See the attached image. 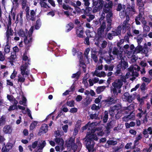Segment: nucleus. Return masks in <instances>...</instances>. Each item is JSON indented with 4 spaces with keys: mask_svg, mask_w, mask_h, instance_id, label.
I'll return each instance as SVG.
<instances>
[{
    "mask_svg": "<svg viewBox=\"0 0 152 152\" xmlns=\"http://www.w3.org/2000/svg\"><path fill=\"white\" fill-rule=\"evenodd\" d=\"M128 69L129 72L132 73L130 76L132 77L130 78V80L133 81L136 79V77L138 76L139 73L138 72L140 71V67L138 65L136 64L132 65L128 68Z\"/></svg>",
    "mask_w": 152,
    "mask_h": 152,
    "instance_id": "obj_1",
    "label": "nucleus"
},
{
    "mask_svg": "<svg viewBox=\"0 0 152 152\" xmlns=\"http://www.w3.org/2000/svg\"><path fill=\"white\" fill-rule=\"evenodd\" d=\"M123 80L117 79L112 83V86L111 87V89L113 91L115 95L117 96L118 92L117 89H120L123 85Z\"/></svg>",
    "mask_w": 152,
    "mask_h": 152,
    "instance_id": "obj_2",
    "label": "nucleus"
},
{
    "mask_svg": "<svg viewBox=\"0 0 152 152\" xmlns=\"http://www.w3.org/2000/svg\"><path fill=\"white\" fill-rule=\"evenodd\" d=\"M104 15L102 14L99 19L100 26L97 29V34H98L101 37L103 36L104 30L105 29L106 27V22L105 20H104Z\"/></svg>",
    "mask_w": 152,
    "mask_h": 152,
    "instance_id": "obj_3",
    "label": "nucleus"
},
{
    "mask_svg": "<svg viewBox=\"0 0 152 152\" xmlns=\"http://www.w3.org/2000/svg\"><path fill=\"white\" fill-rule=\"evenodd\" d=\"M87 137L85 140L86 142V148L88 149L89 152H93L94 151V147L95 145V142L94 140L95 138H93V137L89 136Z\"/></svg>",
    "mask_w": 152,
    "mask_h": 152,
    "instance_id": "obj_4",
    "label": "nucleus"
},
{
    "mask_svg": "<svg viewBox=\"0 0 152 152\" xmlns=\"http://www.w3.org/2000/svg\"><path fill=\"white\" fill-rule=\"evenodd\" d=\"M122 107L120 104L117 103L115 105L110 107L109 114L111 116H113L117 111L120 109Z\"/></svg>",
    "mask_w": 152,
    "mask_h": 152,
    "instance_id": "obj_5",
    "label": "nucleus"
},
{
    "mask_svg": "<svg viewBox=\"0 0 152 152\" xmlns=\"http://www.w3.org/2000/svg\"><path fill=\"white\" fill-rule=\"evenodd\" d=\"M112 21H110L109 23L108 22H107V26H106V30H105V31L104 32H104L103 33V36H102L101 37L99 36L98 34H97L98 35V39H101L105 38L106 36V35L108 33V32L111 30V28H112Z\"/></svg>",
    "mask_w": 152,
    "mask_h": 152,
    "instance_id": "obj_6",
    "label": "nucleus"
},
{
    "mask_svg": "<svg viewBox=\"0 0 152 152\" xmlns=\"http://www.w3.org/2000/svg\"><path fill=\"white\" fill-rule=\"evenodd\" d=\"M115 96L112 95L111 96H108L107 99H105L104 100L106 102V105L107 107L109 106L112 104H115L116 102V99H115Z\"/></svg>",
    "mask_w": 152,
    "mask_h": 152,
    "instance_id": "obj_7",
    "label": "nucleus"
},
{
    "mask_svg": "<svg viewBox=\"0 0 152 152\" xmlns=\"http://www.w3.org/2000/svg\"><path fill=\"white\" fill-rule=\"evenodd\" d=\"M128 108V107H124L117 111L115 115V118L117 119L119 118L122 116L123 112L125 110H127Z\"/></svg>",
    "mask_w": 152,
    "mask_h": 152,
    "instance_id": "obj_8",
    "label": "nucleus"
},
{
    "mask_svg": "<svg viewBox=\"0 0 152 152\" xmlns=\"http://www.w3.org/2000/svg\"><path fill=\"white\" fill-rule=\"evenodd\" d=\"M74 142V139L71 137L69 138V140L66 141V145L67 147H71L72 150H74V147L76 146L75 145Z\"/></svg>",
    "mask_w": 152,
    "mask_h": 152,
    "instance_id": "obj_9",
    "label": "nucleus"
},
{
    "mask_svg": "<svg viewBox=\"0 0 152 152\" xmlns=\"http://www.w3.org/2000/svg\"><path fill=\"white\" fill-rule=\"evenodd\" d=\"M93 6L96 7L99 4V5L98 6V8L100 10L102 9L103 6L104 1L103 0H92Z\"/></svg>",
    "mask_w": 152,
    "mask_h": 152,
    "instance_id": "obj_10",
    "label": "nucleus"
},
{
    "mask_svg": "<svg viewBox=\"0 0 152 152\" xmlns=\"http://www.w3.org/2000/svg\"><path fill=\"white\" fill-rule=\"evenodd\" d=\"M97 128L95 129H92L91 131H89L87 133L86 137H88L89 136L93 137V138H95V140L97 141L98 140V138L97 137L96 135L95 134V132L97 130Z\"/></svg>",
    "mask_w": 152,
    "mask_h": 152,
    "instance_id": "obj_11",
    "label": "nucleus"
},
{
    "mask_svg": "<svg viewBox=\"0 0 152 152\" xmlns=\"http://www.w3.org/2000/svg\"><path fill=\"white\" fill-rule=\"evenodd\" d=\"M83 28L82 26L80 25L77 28L76 33L77 36L79 38H83Z\"/></svg>",
    "mask_w": 152,
    "mask_h": 152,
    "instance_id": "obj_12",
    "label": "nucleus"
},
{
    "mask_svg": "<svg viewBox=\"0 0 152 152\" xmlns=\"http://www.w3.org/2000/svg\"><path fill=\"white\" fill-rule=\"evenodd\" d=\"M115 122L113 121H111L107 124L106 129L107 132H110V129L113 128L114 126Z\"/></svg>",
    "mask_w": 152,
    "mask_h": 152,
    "instance_id": "obj_13",
    "label": "nucleus"
},
{
    "mask_svg": "<svg viewBox=\"0 0 152 152\" xmlns=\"http://www.w3.org/2000/svg\"><path fill=\"white\" fill-rule=\"evenodd\" d=\"M27 32L28 30L27 29H26L24 31L23 29L21 28L18 31V33L20 37L25 38L26 36H28Z\"/></svg>",
    "mask_w": 152,
    "mask_h": 152,
    "instance_id": "obj_14",
    "label": "nucleus"
},
{
    "mask_svg": "<svg viewBox=\"0 0 152 152\" xmlns=\"http://www.w3.org/2000/svg\"><path fill=\"white\" fill-rule=\"evenodd\" d=\"M11 126L9 125L5 126L3 129V131L6 134H10L12 132Z\"/></svg>",
    "mask_w": 152,
    "mask_h": 152,
    "instance_id": "obj_15",
    "label": "nucleus"
},
{
    "mask_svg": "<svg viewBox=\"0 0 152 152\" xmlns=\"http://www.w3.org/2000/svg\"><path fill=\"white\" fill-rule=\"evenodd\" d=\"M16 58V53H15V52L11 53L10 57L9 58H8V59L9 60V62L12 65L13 64V62Z\"/></svg>",
    "mask_w": 152,
    "mask_h": 152,
    "instance_id": "obj_16",
    "label": "nucleus"
},
{
    "mask_svg": "<svg viewBox=\"0 0 152 152\" xmlns=\"http://www.w3.org/2000/svg\"><path fill=\"white\" fill-rule=\"evenodd\" d=\"M126 7V6L124 4L122 5L121 4L119 3L118 4L116 10L117 11H120L122 10V12L123 13V14L124 15L126 13L125 11Z\"/></svg>",
    "mask_w": 152,
    "mask_h": 152,
    "instance_id": "obj_17",
    "label": "nucleus"
},
{
    "mask_svg": "<svg viewBox=\"0 0 152 152\" xmlns=\"http://www.w3.org/2000/svg\"><path fill=\"white\" fill-rule=\"evenodd\" d=\"M28 67V65L27 63H25L24 64L20 66V71L21 74L23 76L24 75L25 71H26Z\"/></svg>",
    "mask_w": 152,
    "mask_h": 152,
    "instance_id": "obj_18",
    "label": "nucleus"
},
{
    "mask_svg": "<svg viewBox=\"0 0 152 152\" xmlns=\"http://www.w3.org/2000/svg\"><path fill=\"white\" fill-rule=\"evenodd\" d=\"M121 59L120 62L118 64H120L121 65V68L122 70H125L128 66V65L127 62L124 61V59Z\"/></svg>",
    "mask_w": 152,
    "mask_h": 152,
    "instance_id": "obj_19",
    "label": "nucleus"
},
{
    "mask_svg": "<svg viewBox=\"0 0 152 152\" xmlns=\"http://www.w3.org/2000/svg\"><path fill=\"white\" fill-rule=\"evenodd\" d=\"M13 30L10 28H9V26L7 25V29L6 33V36L7 39H8L10 37V36H12L13 35Z\"/></svg>",
    "mask_w": 152,
    "mask_h": 152,
    "instance_id": "obj_20",
    "label": "nucleus"
},
{
    "mask_svg": "<svg viewBox=\"0 0 152 152\" xmlns=\"http://www.w3.org/2000/svg\"><path fill=\"white\" fill-rule=\"evenodd\" d=\"M92 8L91 7H87L85 10L82 9V10L83 11L84 14L86 16H89L91 13Z\"/></svg>",
    "mask_w": 152,
    "mask_h": 152,
    "instance_id": "obj_21",
    "label": "nucleus"
},
{
    "mask_svg": "<svg viewBox=\"0 0 152 152\" xmlns=\"http://www.w3.org/2000/svg\"><path fill=\"white\" fill-rule=\"evenodd\" d=\"M32 35H28L26 36L24 39V42L25 43H31L32 42Z\"/></svg>",
    "mask_w": 152,
    "mask_h": 152,
    "instance_id": "obj_22",
    "label": "nucleus"
},
{
    "mask_svg": "<svg viewBox=\"0 0 152 152\" xmlns=\"http://www.w3.org/2000/svg\"><path fill=\"white\" fill-rule=\"evenodd\" d=\"M37 9L35 10H31L30 12V20L32 21H34L35 20V15L36 14Z\"/></svg>",
    "mask_w": 152,
    "mask_h": 152,
    "instance_id": "obj_23",
    "label": "nucleus"
},
{
    "mask_svg": "<svg viewBox=\"0 0 152 152\" xmlns=\"http://www.w3.org/2000/svg\"><path fill=\"white\" fill-rule=\"evenodd\" d=\"M25 81V78L23 76L22 77L20 76H18V82L19 84L20 87L22 88V83L24 82Z\"/></svg>",
    "mask_w": 152,
    "mask_h": 152,
    "instance_id": "obj_24",
    "label": "nucleus"
},
{
    "mask_svg": "<svg viewBox=\"0 0 152 152\" xmlns=\"http://www.w3.org/2000/svg\"><path fill=\"white\" fill-rule=\"evenodd\" d=\"M113 17V13L112 11L110 12L109 13H108L106 16V20L107 22L109 23L110 21H112V19Z\"/></svg>",
    "mask_w": 152,
    "mask_h": 152,
    "instance_id": "obj_25",
    "label": "nucleus"
},
{
    "mask_svg": "<svg viewBox=\"0 0 152 152\" xmlns=\"http://www.w3.org/2000/svg\"><path fill=\"white\" fill-rule=\"evenodd\" d=\"M109 111L105 110L104 112V115L103 117V121L104 123H106L108 119V114Z\"/></svg>",
    "mask_w": 152,
    "mask_h": 152,
    "instance_id": "obj_26",
    "label": "nucleus"
},
{
    "mask_svg": "<svg viewBox=\"0 0 152 152\" xmlns=\"http://www.w3.org/2000/svg\"><path fill=\"white\" fill-rule=\"evenodd\" d=\"M121 65L120 64H118L116 67V71L114 73V75L116 76H117L119 75L121 72Z\"/></svg>",
    "mask_w": 152,
    "mask_h": 152,
    "instance_id": "obj_27",
    "label": "nucleus"
},
{
    "mask_svg": "<svg viewBox=\"0 0 152 152\" xmlns=\"http://www.w3.org/2000/svg\"><path fill=\"white\" fill-rule=\"evenodd\" d=\"M105 88L106 87L105 86H99L96 89V92L97 94H99L103 91Z\"/></svg>",
    "mask_w": 152,
    "mask_h": 152,
    "instance_id": "obj_28",
    "label": "nucleus"
},
{
    "mask_svg": "<svg viewBox=\"0 0 152 152\" xmlns=\"http://www.w3.org/2000/svg\"><path fill=\"white\" fill-rule=\"evenodd\" d=\"M74 27V25L73 24L72 22H70L66 26V27L67 28L66 32H68L69 31L73 28Z\"/></svg>",
    "mask_w": 152,
    "mask_h": 152,
    "instance_id": "obj_29",
    "label": "nucleus"
},
{
    "mask_svg": "<svg viewBox=\"0 0 152 152\" xmlns=\"http://www.w3.org/2000/svg\"><path fill=\"white\" fill-rule=\"evenodd\" d=\"M99 114L98 113H95L94 114H90L89 115L90 118L92 120L97 119L98 118Z\"/></svg>",
    "mask_w": 152,
    "mask_h": 152,
    "instance_id": "obj_30",
    "label": "nucleus"
},
{
    "mask_svg": "<svg viewBox=\"0 0 152 152\" xmlns=\"http://www.w3.org/2000/svg\"><path fill=\"white\" fill-rule=\"evenodd\" d=\"M132 112L130 111V110H128L124 112V114H129V115H128V116H129V118H130V119H133L134 118V116L133 115H132Z\"/></svg>",
    "mask_w": 152,
    "mask_h": 152,
    "instance_id": "obj_31",
    "label": "nucleus"
},
{
    "mask_svg": "<svg viewBox=\"0 0 152 152\" xmlns=\"http://www.w3.org/2000/svg\"><path fill=\"white\" fill-rule=\"evenodd\" d=\"M41 25L40 19L39 18L36 21L35 25V28L36 29H38L40 28Z\"/></svg>",
    "mask_w": 152,
    "mask_h": 152,
    "instance_id": "obj_32",
    "label": "nucleus"
},
{
    "mask_svg": "<svg viewBox=\"0 0 152 152\" xmlns=\"http://www.w3.org/2000/svg\"><path fill=\"white\" fill-rule=\"evenodd\" d=\"M92 101V99L90 97H89L88 99H86L85 102H82V104L86 107Z\"/></svg>",
    "mask_w": 152,
    "mask_h": 152,
    "instance_id": "obj_33",
    "label": "nucleus"
},
{
    "mask_svg": "<svg viewBox=\"0 0 152 152\" xmlns=\"http://www.w3.org/2000/svg\"><path fill=\"white\" fill-rule=\"evenodd\" d=\"M113 6V3L112 1H109L108 3H105L103 5L104 8L110 9L112 8Z\"/></svg>",
    "mask_w": 152,
    "mask_h": 152,
    "instance_id": "obj_34",
    "label": "nucleus"
},
{
    "mask_svg": "<svg viewBox=\"0 0 152 152\" xmlns=\"http://www.w3.org/2000/svg\"><path fill=\"white\" fill-rule=\"evenodd\" d=\"M6 122V117L3 115L0 118V126L4 125Z\"/></svg>",
    "mask_w": 152,
    "mask_h": 152,
    "instance_id": "obj_35",
    "label": "nucleus"
},
{
    "mask_svg": "<svg viewBox=\"0 0 152 152\" xmlns=\"http://www.w3.org/2000/svg\"><path fill=\"white\" fill-rule=\"evenodd\" d=\"M148 52V48L146 43H145L143 48L142 52L145 54H147Z\"/></svg>",
    "mask_w": 152,
    "mask_h": 152,
    "instance_id": "obj_36",
    "label": "nucleus"
},
{
    "mask_svg": "<svg viewBox=\"0 0 152 152\" xmlns=\"http://www.w3.org/2000/svg\"><path fill=\"white\" fill-rule=\"evenodd\" d=\"M80 75V72L79 71L73 74L72 76V78H76L77 80L79 78Z\"/></svg>",
    "mask_w": 152,
    "mask_h": 152,
    "instance_id": "obj_37",
    "label": "nucleus"
},
{
    "mask_svg": "<svg viewBox=\"0 0 152 152\" xmlns=\"http://www.w3.org/2000/svg\"><path fill=\"white\" fill-rule=\"evenodd\" d=\"M37 124V122L36 121H34L32 122L30 124L29 127V129L30 130H33Z\"/></svg>",
    "mask_w": 152,
    "mask_h": 152,
    "instance_id": "obj_38",
    "label": "nucleus"
},
{
    "mask_svg": "<svg viewBox=\"0 0 152 152\" xmlns=\"http://www.w3.org/2000/svg\"><path fill=\"white\" fill-rule=\"evenodd\" d=\"M48 126L46 124H43L41 127V129L42 130L43 132L46 133L48 131Z\"/></svg>",
    "mask_w": 152,
    "mask_h": 152,
    "instance_id": "obj_39",
    "label": "nucleus"
},
{
    "mask_svg": "<svg viewBox=\"0 0 152 152\" xmlns=\"http://www.w3.org/2000/svg\"><path fill=\"white\" fill-rule=\"evenodd\" d=\"M117 142L116 141H114L113 140H108L107 142L109 145H115L117 144Z\"/></svg>",
    "mask_w": 152,
    "mask_h": 152,
    "instance_id": "obj_40",
    "label": "nucleus"
},
{
    "mask_svg": "<svg viewBox=\"0 0 152 152\" xmlns=\"http://www.w3.org/2000/svg\"><path fill=\"white\" fill-rule=\"evenodd\" d=\"M62 7L65 10H73V8L70 7L68 4H65L64 3L62 5Z\"/></svg>",
    "mask_w": 152,
    "mask_h": 152,
    "instance_id": "obj_41",
    "label": "nucleus"
},
{
    "mask_svg": "<svg viewBox=\"0 0 152 152\" xmlns=\"http://www.w3.org/2000/svg\"><path fill=\"white\" fill-rule=\"evenodd\" d=\"M27 0H21V5L22 8L23 9H24L28 4H27Z\"/></svg>",
    "mask_w": 152,
    "mask_h": 152,
    "instance_id": "obj_42",
    "label": "nucleus"
},
{
    "mask_svg": "<svg viewBox=\"0 0 152 152\" xmlns=\"http://www.w3.org/2000/svg\"><path fill=\"white\" fill-rule=\"evenodd\" d=\"M39 4L41 7H42L45 8H50V7L49 6L47 3L45 2H39Z\"/></svg>",
    "mask_w": 152,
    "mask_h": 152,
    "instance_id": "obj_43",
    "label": "nucleus"
},
{
    "mask_svg": "<svg viewBox=\"0 0 152 152\" xmlns=\"http://www.w3.org/2000/svg\"><path fill=\"white\" fill-rule=\"evenodd\" d=\"M75 102L72 100L70 101H67L66 103V104L70 107H72L74 106Z\"/></svg>",
    "mask_w": 152,
    "mask_h": 152,
    "instance_id": "obj_44",
    "label": "nucleus"
},
{
    "mask_svg": "<svg viewBox=\"0 0 152 152\" xmlns=\"http://www.w3.org/2000/svg\"><path fill=\"white\" fill-rule=\"evenodd\" d=\"M129 24H128V22H127L126 20H124L123 24V29H124L126 30V29H128V27H129Z\"/></svg>",
    "mask_w": 152,
    "mask_h": 152,
    "instance_id": "obj_45",
    "label": "nucleus"
},
{
    "mask_svg": "<svg viewBox=\"0 0 152 152\" xmlns=\"http://www.w3.org/2000/svg\"><path fill=\"white\" fill-rule=\"evenodd\" d=\"M119 53V50L116 47H114L112 52L113 54L114 55H118Z\"/></svg>",
    "mask_w": 152,
    "mask_h": 152,
    "instance_id": "obj_46",
    "label": "nucleus"
},
{
    "mask_svg": "<svg viewBox=\"0 0 152 152\" xmlns=\"http://www.w3.org/2000/svg\"><path fill=\"white\" fill-rule=\"evenodd\" d=\"M10 47L7 44L4 47V51L6 53H9L10 50Z\"/></svg>",
    "mask_w": 152,
    "mask_h": 152,
    "instance_id": "obj_47",
    "label": "nucleus"
},
{
    "mask_svg": "<svg viewBox=\"0 0 152 152\" xmlns=\"http://www.w3.org/2000/svg\"><path fill=\"white\" fill-rule=\"evenodd\" d=\"M99 105H98V106H97L95 104H94L91 107V109L92 110H98L100 109L101 107V106H99Z\"/></svg>",
    "mask_w": 152,
    "mask_h": 152,
    "instance_id": "obj_48",
    "label": "nucleus"
},
{
    "mask_svg": "<svg viewBox=\"0 0 152 152\" xmlns=\"http://www.w3.org/2000/svg\"><path fill=\"white\" fill-rule=\"evenodd\" d=\"M142 47L140 45H138V46L135 48V50L137 51L138 53L142 52Z\"/></svg>",
    "mask_w": 152,
    "mask_h": 152,
    "instance_id": "obj_49",
    "label": "nucleus"
},
{
    "mask_svg": "<svg viewBox=\"0 0 152 152\" xmlns=\"http://www.w3.org/2000/svg\"><path fill=\"white\" fill-rule=\"evenodd\" d=\"M91 58L93 59L94 61L96 63H97L98 61V58L96 55L95 54H92Z\"/></svg>",
    "mask_w": 152,
    "mask_h": 152,
    "instance_id": "obj_50",
    "label": "nucleus"
},
{
    "mask_svg": "<svg viewBox=\"0 0 152 152\" xmlns=\"http://www.w3.org/2000/svg\"><path fill=\"white\" fill-rule=\"evenodd\" d=\"M46 143L45 140H43L41 144L39 145V148L41 149H42L46 145Z\"/></svg>",
    "mask_w": 152,
    "mask_h": 152,
    "instance_id": "obj_51",
    "label": "nucleus"
},
{
    "mask_svg": "<svg viewBox=\"0 0 152 152\" xmlns=\"http://www.w3.org/2000/svg\"><path fill=\"white\" fill-rule=\"evenodd\" d=\"M136 99L140 103V104H142L144 102V101L142 99L140 98V95L139 94H138L136 97Z\"/></svg>",
    "mask_w": 152,
    "mask_h": 152,
    "instance_id": "obj_52",
    "label": "nucleus"
},
{
    "mask_svg": "<svg viewBox=\"0 0 152 152\" xmlns=\"http://www.w3.org/2000/svg\"><path fill=\"white\" fill-rule=\"evenodd\" d=\"M5 54L3 55L2 52L0 51V61H4L5 60Z\"/></svg>",
    "mask_w": 152,
    "mask_h": 152,
    "instance_id": "obj_53",
    "label": "nucleus"
},
{
    "mask_svg": "<svg viewBox=\"0 0 152 152\" xmlns=\"http://www.w3.org/2000/svg\"><path fill=\"white\" fill-rule=\"evenodd\" d=\"M145 87L146 85L145 83H143L140 87V89L142 92L145 91V90L146 89Z\"/></svg>",
    "mask_w": 152,
    "mask_h": 152,
    "instance_id": "obj_54",
    "label": "nucleus"
},
{
    "mask_svg": "<svg viewBox=\"0 0 152 152\" xmlns=\"http://www.w3.org/2000/svg\"><path fill=\"white\" fill-rule=\"evenodd\" d=\"M4 146L6 147L10 151L12 148V145L10 143H7L6 145H4Z\"/></svg>",
    "mask_w": 152,
    "mask_h": 152,
    "instance_id": "obj_55",
    "label": "nucleus"
},
{
    "mask_svg": "<svg viewBox=\"0 0 152 152\" xmlns=\"http://www.w3.org/2000/svg\"><path fill=\"white\" fill-rule=\"evenodd\" d=\"M90 51V49L89 48H86L84 53V55L85 56V57L87 58H88V55Z\"/></svg>",
    "mask_w": 152,
    "mask_h": 152,
    "instance_id": "obj_56",
    "label": "nucleus"
},
{
    "mask_svg": "<svg viewBox=\"0 0 152 152\" xmlns=\"http://www.w3.org/2000/svg\"><path fill=\"white\" fill-rule=\"evenodd\" d=\"M132 145V142H130L129 143H127L125 145V148L127 149H128L129 148H130L131 149H133L132 148V146H131Z\"/></svg>",
    "mask_w": 152,
    "mask_h": 152,
    "instance_id": "obj_57",
    "label": "nucleus"
},
{
    "mask_svg": "<svg viewBox=\"0 0 152 152\" xmlns=\"http://www.w3.org/2000/svg\"><path fill=\"white\" fill-rule=\"evenodd\" d=\"M102 98V96H99V97L96 98L94 100V102L96 104H99L101 102V99Z\"/></svg>",
    "mask_w": 152,
    "mask_h": 152,
    "instance_id": "obj_58",
    "label": "nucleus"
},
{
    "mask_svg": "<svg viewBox=\"0 0 152 152\" xmlns=\"http://www.w3.org/2000/svg\"><path fill=\"white\" fill-rule=\"evenodd\" d=\"M15 109H17V107H16L15 105H13L10 106L8 110L9 111H10L12 110H14Z\"/></svg>",
    "mask_w": 152,
    "mask_h": 152,
    "instance_id": "obj_59",
    "label": "nucleus"
},
{
    "mask_svg": "<svg viewBox=\"0 0 152 152\" xmlns=\"http://www.w3.org/2000/svg\"><path fill=\"white\" fill-rule=\"evenodd\" d=\"M83 83L84 84V86L86 88L88 86V84L87 81V79H85L84 77L83 79Z\"/></svg>",
    "mask_w": 152,
    "mask_h": 152,
    "instance_id": "obj_60",
    "label": "nucleus"
},
{
    "mask_svg": "<svg viewBox=\"0 0 152 152\" xmlns=\"http://www.w3.org/2000/svg\"><path fill=\"white\" fill-rule=\"evenodd\" d=\"M142 134L143 135H144L145 137L147 138L148 137V131L147 130V129H144L142 132Z\"/></svg>",
    "mask_w": 152,
    "mask_h": 152,
    "instance_id": "obj_61",
    "label": "nucleus"
},
{
    "mask_svg": "<svg viewBox=\"0 0 152 152\" xmlns=\"http://www.w3.org/2000/svg\"><path fill=\"white\" fill-rule=\"evenodd\" d=\"M135 98V96H134V97L132 95H129V98L128 100V102L130 103H131L132 101Z\"/></svg>",
    "mask_w": 152,
    "mask_h": 152,
    "instance_id": "obj_62",
    "label": "nucleus"
},
{
    "mask_svg": "<svg viewBox=\"0 0 152 152\" xmlns=\"http://www.w3.org/2000/svg\"><path fill=\"white\" fill-rule=\"evenodd\" d=\"M106 102H105L104 99V100H102L100 102L99 104V105H100V106H104V107H107L106 105Z\"/></svg>",
    "mask_w": 152,
    "mask_h": 152,
    "instance_id": "obj_63",
    "label": "nucleus"
},
{
    "mask_svg": "<svg viewBox=\"0 0 152 152\" xmlns=\"http://www.w3.org/2000/svg\"><path fill=\"white\" fill-rule=\"evenodd\" d=\"M81 124V120H78L76 122V124L75 127L76 128H80Z\"/></svg>",
    "mask_w": 152,
    "mask_h": 152,
    "instance_id": "obj_64",
    "label": "nucleus"
}]
</instances>
